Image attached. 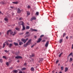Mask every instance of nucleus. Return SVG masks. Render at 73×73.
<instances>
[{
	"label": "nucleus",
	"mask_w": 73,
	"mask_h": 73,
	"mask_svg": "<svg viewBox=\"0 0 73 73\" xmlns=\"http://www.w3.org/2000/svg\"><path fill=\"white\" fill-rule=\"evenodd\" d=\"M19 25H22V26L24 25V23L23 21L20 22L19 23Z\"/></svg>",
	"instance_id": "1"
},
{
	"label": "nucleus",
	"mask_w": 73,
	"mask_h": 73,
	"mask_svg": "<svg viewBox=\"0 0 73 73\" xmlns=\"http://www.w3.org/2000/svg\"><path fill=\"white\" fill-rule=\"evenodd\" d=\"M31 39H29L27 42L26 43L27 44H28V45H29L31 44Z\"/></svg>",
	"instance_id": "2"
},
{
	"label": "nucleus",
	"mask_w": 73,
	"mask_h": 73,
	"mask_svg": "<svg viewBox=\"0 0 73 73\" xmlns=\"http://www.w3.org/2000/svg\"><path fill=\"white\" fill-rule=\"evenodd\" d=\"M17 12L18 13H20L21 11L19 8H18L17 9Z\"/></svg>",
	"instance_id": "3"
},
{
	"label": "nucleus",
	"mask_w": 73,
	"mask_h": 73,
	"mask_svg": "<svg viewBox=\"0 0 73 73\" xmlns=\"http://www.w3.org/2000/svg\"><path fill=\"white\" fill-rule=\"evenodd\" d=\"M49 41H48L46 42L45 44V46L46 47H48V45H49Z\"/></svg>",
	"instance_id": "4"
},
{
	"label": "nucleus",
	"mask_w": 73,
	"mask_h": 73,
	"mask_svg": "<svg viewBox=\"0 0 73 73\" xmlns=\"http://www.w3.org/2000/svg\"><path fill=\"white\" fill-rule=\"evenodd\" d=\"M36 17H32V18H31V21H32L33 20H36Z\"/></svg>",
	"instance_id": "5"
},
{
	"label": "nucleus",
	"mask_w": 73,
	"mask_h": 73,
	"mask_svg": "<svg viewBox=\"0 0 73 73\" xmlns=\"http://www.w3.org/2000/svg\"><path fill=\"white\" fill-rule=\"evenodd\" d=\"M16 58H22V57L20 56H18L15 57Z\"/></svg>",
	"instance_id": "6"
},
{
	"label": "nucleus",
	"mask_w": 73,
	"mask_h": 73,
	"mask_svg": "<svg viewBox=\"0 0 73 73\" xmlns=\"http://www.w3.org/2000/svg\"><path fill=\"white\" fill-rule=\"evenodd\" d=\"M41 41V38H39L38 39V40L37 41V43H38V42H40V41Z\"/></svg>",
	"instance_id": "7"
},
{
	"label": "nucleus",
	"mask_w": 73,
	"mask_h": 73,
	"mask_svg": "<svg viewBox=\"0 0 73 73\" xmlns=\"http://www.w3.org/2000/svg\"><path fill=\"white\" fill-rule=\"evenodd\" d=\"M31 70L32 71V72H33L35 70V68L33 67L31 68Z\"/></svg>",
	"instance_id": "8"
},
{
	"label": "nucleus",
	"mask_w": 73,
	"mask_h": 73,
	"mask_svg": "<svg viewBox=\"0 0 73 73\" xmlns=\"http://www.w3.org/2000/svg\"><path fill=\"white\" fill-rule=\"evenodd\" d=\"M68 68L67 67H66L65 68V70L64 71L65 72H66L67 71H68Z\"/></svg>",
	"instance_id": "9"
},
{
	"label": "nucleus",
	"mask_w": 73,
	"mask_h": 73,
	"mask_svg": "<svg viewBox=\"0 0 73 73\" xmlns=\"http://www.w3.org/2000/svg\"><path fill=\"white\" fill-rule=\"evenodd\" d=\"M35 56V54H32V55H30V58H32V57H34Z\"/></svg>",
	"instance_id": "10"
},
{
	"label": "nucleus",
	"mask_w": 73,
	"mask_h": 73,
	"mask_svg": "<svg viewBox=\"0 0 73 73\" xmlns=\"http://www.w3.org/2000/svg\"><path fill=\"white\" fill-rule=\"evenodd\" d=\"M23 29H22V30L23 31V30H25V26L24 25H23Z\"/></svg>",
	"instance_id": "11"
},
{
	"label": "nucleus",
	"mask_w": 73,
	"mask_h": 73,
	"mask_svg": "<svg viewBox=\"0 0 73 73\" xmlns=\"http://www.w3.org/2000/svg\"><path fill=\"white\" fill-rule=\"evenodd\" d=\"M13 4H17L19 3V2H13Z\"/></svg>",
	"instance_id": "12"
},
{
	"label": "nucleus",
	"mask_w": 73,
	"mask_h": 73,
	"mask_svg": "<svg viewBox=\"0 0 73 73\" xmlns=\"http://www.w3.org/2000/svg\"><path fill=\"white\" fill-rule=\"evenodd\" d=\"M5 42H5L4 43H3V48H4V47H5Z\"/></svg>",
	"instance_id": "13"
},
{
	"label": "nucleus",
	"mask_w": 73,
	"mask_h": 73,
	"mask_svg": "<svg viewBox=\"0 0 73 73\" xmlns=\"http://www.w3.org/2000/svg\"><path fill=\"white\" fill-rule=\"evenodd\" d=\"M11 32V30H8L7 31V35H9V32Z\"/></svg>",
	"instance_id": "14"
},
{
	"label": "nucleus",
	"mask_w": 73,
	"mask_h": 73,
	"mask_svg": "<svg viewBox=\"0 0 73 73\" xmlns=\"http://www.w3.org/2000/svg\"><path fill=\"white\" fill-rule=\"evenodd\" d=\"M13 72H14V73H17V70H14L13 71Z\"/></svg>",
	"instance_id": "15"
},
{
	"label": "nucleus",
	"mask_w": 73,
	"mask_h": 73,
	"mask_svg": "<svg viewBox=\"0 0 73 73\" xmlns=\"http://www.w3.org/2000/svg\"><path fill=\"white\" fill-rule=\"evenodd\" d=\"M12 46V43L10 44H9V48H11V47Z\"/></svg>",
	"instance_id": "16"
},
{
	"label": "nucleus",
	"mask_w": 73,
	"mask_h": 73,
	"mask_svg": "<svg viewBox=\"0 0 73 73\" xmlns=\"http://www.w3.org/2000/svg\"><path fill=\"white\" fill-rule=\"evenodd\" d=\"M23 44V42H19V45H21V44Z\"/></svg>",
	"instance_id": "17"
},
{
	"label": "nucleus",
	"mask_w": 73,
	"mask_h": 73,
	"mask_svg": "<svg viewBox=\"0 0 73 73\" xmlns=\"http://www.w3.org/2000/svg\"><path fill=\"white\" fill-rule=\"evenodd\" d=\"M28 44H27L26 43V44H25L24 45V47H27V46H28Z\"/></svg>",
	"instance_id": "18"
},
{
	"label": "nucleus",
	"mask_w": 73,
	"mask_h": 73,
	"mask_svg": "<svg viewBox=\"0 0 73 73\" xmlns=\"http://www.w3.org/2000/svg\"><path fill=\"white\" fill-rule=\"evenodd\" d=\"M14 44L15 45H16V46H17L18 45V43H16L15 42L14 43Z\"/></svg>",
	"instance_id": "19"
},
{
	"label": "nucleus",
	"mask_w": 73,
	"mask_h": 73,
	"mask_svg": "<svg viewBox=\"0 0 73 73\" xmlns=\"http://www.w3.org/2000/svg\"><path fill=\"white\" fill-rule=\"evenodd\" d=\"M22 70H26V68H23L21 69Z\"/></svg>",
	"instance_id": "20"
},
{
	"label": "nucleus",
	"mask_w": 73,
	"mask_h": 73,
	"mask_svg": "<svg viewBox=\"0 0 73 73\" xmlns=\"http://www.w3.org/2000/svg\"><path fill=\"white\" fill-rule=\"evenodd\" d=\"M62 42V39H60L59 40V43H61Z\"/></svg>",
	"instance_id": "21"
},
{
	"label": "nucleus",
	"mask_w": 73,
	"mask_h": 73,
	"mask_svg": "<svg viewBox=\"0 0 73 73\" xmlns=\"http://www.w3.org/2000/svg\"><path fill=\"white\" fill-rule=\"evenodd\" d=\"M0 62H1V63L3 62V59H0Z\"/></svg>",
	"instance_id": "22"
},
{
	"label": "nucleus",
	"mask_w": 73,
	"mask_h": 73,
	"mask_svg": "<svg viewBox=\"0 0 73 73\" xmlns=\"http://www.w3.org/2000/svg\"><path fill=\"white\" fill-rule=\"evenodd\" d=\"M15 29H16V30L18 31H19V30H20V29H19V28L17 27L15 28Z\"/></svg>",
	"instance_id": "23"
},
{
	"label": "nucleus",
	"mask_w": 73,
	"mask_h": 73,
	"mask_svg": "<svg viewBox=\"0 0 73 73\" xmlns=\"http://www.w3.org/2000/svg\"><path fill=\"white\" fill-rule=\"evenodd\" d=\"M21 41H23V42H24V41H25V40L24 39V38H22L21 39Z\"/></svg>",
	"instance_id": "24"
},
{
	"label": "nucleus",
	"mask_w": 73,
	"mask_h": 73,
	"mask_svg": "<svg viewBox=\"0 0 73 73\" xmlns=\"http://www.w3.org/2000/svg\"><path fill=\"white\" fill-rule=\"evenodd\" d=\"M5 21H8V19L7 18H5Z\"/></svg>",
	"instance_id": "25"
},
{
	"label": "nucleus",
	"mask_w": 73,
	"mask_h": 73,
	"mask_svg": "<svg viewBox=\"0 0 73 73\" xmlns=\"http://www.w3.org/2000/svg\"><path fill=\"white\" fill-rule=\"evenodd\" d=\"M16 32L14 31V34H13L12 35L13 36H15V35H16Z\"/></svg>",
	"instance_id": "26"
},
{
	"label": "nucleus",
	"mask_w": 73,
	"mask_h": 73,
	"mask_svg": "<svg viewBox=\"0 0 73 73\" xmlns=\"http://www.w3.org/2000/svg\"><path fill=\"white\" fill-rule=\"evenodd\" d=\"M62 54H63V53L62 52H61L60 54H59V57H61V55H62Z\"/></svg>",
	"instance_id": "27"
},
{
	"label": "nucleus",
	"mask_w": 73,
	"mask_h": 73,
	"mask_svg": "<svg viewBox=\"0 0 73 73\" xmlns=\"http://www.w3.org/2000/svg\"><path fill=\"white\" fill-rule=\"evenodd\" d=\"M28 40V38H26L25 40V41L24 42V43H25V42H26V41H27V40Z\"/></svg>",
	"instance_id": "28"
},
{
	"label": "nucleus",
	"mask_w": 73,
	"mask_h": 73,
	"mask_svg": "<svg viewBox=\"0 0 73 73\" xmlns=\"http://www.w3.org/2000/svg\"><path fill=\"white\" fill-rule=\"evenodd\" d=\"M65 35H66V33H63V37H64V36H65Z\"/></svg>",
	"instance_id": "29"
},
{
	"label": "nucleus",
	"mask_w": 73,
	"mask_h": 73,
	"mask_svg": "<svg viewBox=\"0 0 73 73\" xmlns=\"http://www.w3.org/2000/svg\"><path fill=\"white\" fill-rule=\"evenodd\" d=\"M27 15H30V12H27Z\"/></svg>",
	"instance_id": "30"
},
{
	"label": "nucleus",
	"mask_w": 73,
	"mask_h": 73,
	"mask_svg": "<svg viewBox=\"0 0 73 73\" xmlns=\"http://www.w3.org/2000/svg\"><path fill=\"white\" fill-rule=\"evenodd\" d=\"M10 35H12V34L13 33V32L11 31H11H10Z\"/></svg>",
	"instance_id": "31"
},
{
	"label": "nucleus",
	"mask_w": 73,
	"mask_h": 73,
	"mask_svg": "<svg viewBox=\"0 0 73 73\" xmlns=\"http://www.w3.org/2000/svg\"><path fill=\"white\" fill-rule=\"evenodd\" d=\"M8 41H9V42H13V40H9Z\"/></svg>",
	"instance_id": "32"
},
{
	"label": "nucleus",
	"mask_w": 73,
	"mask_h": 73,
	"mask_svg": "<svg viewBox=\"0 0 73 73\" xmlns=\"http://www.w3.org/2000/svg\"><path fill=\"white\" fill-rule=\"evenodd\" d=\"M43 60V58H41L40 59V61H42Z\"/></svg>",
	"instance_id": "33"
},
{
	"label": "nucleus",
	"mask_w": 73,
	"mask_h": 73,
	"mask_svg": "<svg viewBox=\"0 0 73 73\" xmlns=\"http://www.w3.org/2000/svg\"><path fill=\"white\" fill-rule=\"evenodd\" d=\"M70 61H72L73 60V58H70Z\"/></svg>",
	"instance_id": "34"
},
{
	"label": "nucleus",
	"mask_w": 73,
	"mask_h": 73,
	"mask_svg": "<svg viewBox=\"0 0 73 73\" xmlns=\"http://www.w3.org/2000/svg\"><path fill=\"white\" fill-rule=\"evenodd\" d=\"M72 54H73V53L72 52H71L69 54L68 56H71V55H72Z\"/></svg>",
	"instance_id": "35"
},
{
	"label": "nucleus",
	"mask_w": 73,
	"mask_h": 73,
	"mask_svg": "<svg viewBox=\"0 0 73 73\" xmlns=\"http://www.w3.org/2000/svg\"><path fill=\"white\" fill-rule=\"evenodd\" d=\"M61 69L62 70H63V69H64V66L61 67Z\"/></svg>",
	"instance_id": "36"
},
{
	"label": "nucleus",
	"mask_w": 73,
	"mask_h": 73,
	"mask_svg": "<svg viewBox=\"0 0 73 73\" xmlns=\"http://www.w3.org/2000/svg\"><path fill=\"white\" fill-rule=\"evenodd\" d=\"M5 44H7V45H9V43L8 42H5Z\"/></svg>",
	"instance_id": "37"
},
{
	"label": "nucleus",
	"mask_w": 73,
	"mask_h": 73,
	"mask_svg": "<svg viewBox=\"0 0 73 73\" xmlns=\"http://www.w3.org/2000/svg\"><path fill=\"white\" fill-rule=\"evenodd\" d=\"M26 29H29V26H27L26 27Z\"/></svg>",
	"instance_id": "38"
},
{
	"label": "nucleus",
	"mask_w": 73,
	"mask_h": 73,
	"mask_svg": "<svg viewBox=\"0 0 73 73\" xmlns=\"http://www.w3.org/2000/svg\"><path fill=\"white\" fill-rule=\"evenodd\" d=\"M6 64L7 66H8L9 65V63L8 62H7Z\"/></svg>",
	"instance_id": "39"
},
{
	"label": "nucleus",
	"mask_w": 73,
	"mask_h": 73,
	"mask_svg": "<svg viewBox=\"0 0 73 73\" xmlns=\"http://www.w3.org/2000/svg\"><path fill=\"white\" fill-rule=\"evenodd\" d=\"M3 58H5V59H7V58H6V56H3Z\"/></svg>",
	"instance_id": "40"
},
{
	"label": "nucleus",
	"mask_w": 73,
	"mask_h": 73,
	"mask_svg": "<svg viewBox=\"0 0 73 73\" xmlns=\"http://www.w3.org/2000/svg\"><path fill=\"white\" fill-rule=\"evenodd\" d=\"M33 31H35V32H37V30L35 29H33Z\"/></svg>",
	"instance_id": "41"
},
{
	"label": "nucleus",
	"mask_w": 73,
	"mask_h": 73,
	"mask_svg": "<svg viewBox=\"0 0 73 73\" xmlns=\"http://www.w3.org/2000/svg\"><path fill=\"white\" fill-rule=\"evenodd\" d=\"M39 13L38 12H37L36 13V15H38Z\"/></svg>",
	"instance_id": "42"
},
{
	"label": "nucleus",
	"mask_w": 73,
	"mask_h": 73,
	"mask_svg": "<svg viewBox=\"0 0 73 73\" xmlns=\"http://www.w3.org/2000/svg\"><path fill=\"white\" fill-rule=\"evenodd\" d=\"M4 51L6 53H8V51L7 50H5Z\"/></svg>",
	"instance_id": "43"
},
{
	"label": "nucleus",
	"mask_w": 73,
	"mask_h": 73,
	"mask_svg": "<svg viewBox=\"0 0 73 73\" xmlns=\"http://www.w3.org/2000/svg\"><path fill=\"white\" fill-rule=\"evenodd\" d=\"M27 8H31V6H30L29 5L27 6Z\"/></svg>",
	"instance_id": "44"
},
{
	"label": "nucleus",
	"mask_w": 73,
	"mask_h": 73,
	"mask_svg": "<svg viewBox=\"0 0 73 73\" xmlns=\"http://www.w3.org/2000/svg\"><path fill=\"white\" fill-rule=\"evenodd\" d=\"M23 20V18H21L19 19V20Z\"/></svg>",
	"instance_id": "45"
},
{
	"label": "nucleus",
	"mask_w": 73,
	"mask_h": 73,
	"mask_svg": "<svg viewBox=\"0 0 73 73\" xmlns=\"http://www.w3.org/2000/svg\"><path fill=\"white\" fill-rule=\"evenodd\" d=\"M58 62H59V61H58V60H57V61H56V64H57V63H58Z\"/></svg>",
	"instance_id": "46"
},
{
	"label": "nucleus",
	"mask_w": 73,
	"mask_h": 73,
	"mask_svg": "<svg viewBox=\"0 0 73 73\" xmlns=\"http://www.w3.org/2000/svg\"><path fill=\"white\" fill-rule=\"evenodd\" d=\"M44 35H42L40 36V37H43L44 36Z\"/></svg>",
	"instance_id": "47"
},
{
	"label": "nucleus",
	"mask_w": 73,
	"mask_h": 73,
	"mask_svg": "<svg viewBox=\"0 0 73 73\" xmlns=\"http://www.w3.org/2000/svg\"><path fill=\"white\" fill-rule=\"evenodd\" d=\"M45 41H46V40H43L42 41V42H45Z\"/></svg>",
	"instance_id": "48"
},
{
	"label": "nucleus",
	"mask_w": 73,
	"mask_h": 73,
	"mask_svg": "<svg viewBox=\"0 0 73 73\" xmlns=\"http://www.w3.org/2000/svg\"><path fill=\"white\" fill-rule=\"evenodd\" d=\"M35 46V44H33L32 46H31V48H33V46Z\"/></svg>",
	"instance_id": "49"
},
{
	"label": "nucleus",
	"mask_w": 73,
	"mask_h": 73,
	"mask_svg": "<svg viewBox=\"0 0 73 73\" xmlns=\"http://www.w3.org/2000/svg\"><path fill=\"white\" fill-rule=\"evenodd\" d=\"M28 33H29L28 32H27L26 33V34H28Z\"/></svg>",
	"instance_id": "50"
},
{
	"label": "nucleus",
	"mask_w": 73,
	"mask_h": 73,
	"mask_svg": "<svg viewBox=\"0 0 73 73\" xmlns=\"http://www.w3.org/2000/svg\"><path fill=\"white\" fill-rule=\"evenodd\" d=\"M66 39H68V36H67L66 37Z\"/></svg>",
	"instance_id": "51"
},
{
	"label": "nucleus",
	"mask_w": 73,
	"mask_h": 73,
	"mask_svg": "<svg viewBox=\"0 0 73 73\" xmlns=\"http://www.w3.org/2000/svg\"><path fill=\"white\" fill-rule=\"evenodd\" d=\"M31 30V31H33V29L32 28H31L30 29Z\"/></svg>",
	"instance_id": "52"
},
{
	"label": "nucleus",
	"mask_w": 73,
	"mask_h": 73,
	"mask_svg": "<svg viewBox=\"0 0 73 73\" xmlns=\"http://www.w3.org/2000/svg\"><path fill=\"white\" fill-rule=\"evenodd\" d=\"M72 49H73V44H72Z\"/></svg>",
	"instance_id": "53"
},
{
	"label": "nucleus",
	"mask_w": 73,
	"mask_h": 73,
	"mask_svg": "<svg viewBox=\"0 0 73 73\" xmlns=\"http://www.w3.org/2000/svg\"><path fill=\"white\" fill-rule=\"evenodd\" d=\"M27 65V64H26V63H25L24 64V65Z\"/></svg>",
	"instance_id": "54"
},
{
	"label": "nucleus",
	"mask_w": 73,
	"mask_h": 73,
	"mask_svg": "<svg viewBox=\"0 0 73 73\" xmlns=\"http://www.w3.org/2000/svg\"><path fill=\"white\" fill-rule=\"evenodd\" d=\"M52 73H54V71H52Z\"/></svg>",
	"instance_id": "55"
},
{
	"label": "nucleus",
	"mask_w": 73,
	"mask_h": 73,
	"mask_svg": "<svg viewBox=\"0 0 73 73\" xmlns=\"http://www.w3.org/2000/svg\"><path fill=\"white\" fill-rule=\"evenodd\" d=\"M2 4H4V3L3 2H2Z\"/></svg>",
	"instance_id": "56"
},
{
	"label": "nucleus",
	"mask_w": 73,
	"mask_h": 73,
	"mask_svg": "<svg viewBox=\"0 0 73 73\" xmlns=\"http://www.w3.org/2000/svg\"><path fill=\"white\" fill-rule=\"evenodd\" d=\"M11 8H13V7H11Z\"/></svg>",
	"instance_id": "57"
},
{
	"label": "nucleus",
	"mask_w": 73,
	"mask_h": 73,
	"mask_svg": "<svg viewBox=\"0 0 73 73\" xmlns=\"http://www.w3.org/2000/svg\"><path fill=\"white\" fill-rule=\"evenodd\" d=\"M17 62H19V60H18V61H17Z\"/></svg>",
	"instance_id": "58"
},
{
	"label": "nucleus",
	"mask_w": 73,
	"mask_h": 73,
	"mask_svg": "<svg viewBox=\"0 0 73 73\" xmlns=\"http://www.w3.org/2000/svg\"><path fill=\"white\" fill-rule=\"evenodd\" d=\"M36 37H37V36H35V38H36Z\"/></svg>",
	"instance_id": "59"
},
{
	"label": "nucleus",
	"mask_w": 73,
	"mask_h": 73,
	"mask_svg": "<svg viewBox=\"0 0 73 73\" xmlns=\"http://www.w3.org/2000/svg\"><path fill=\"white\" fill-rule=\"evenodd\" d=\"M22 34H23V33H21L20 35H22Z\"/></svg>",
	"instance_id": "60"
},
{
	"label": "nucleus",
	"mask_w": 73,
	"mask_h": 73,
	"mask_svg": "<svg viewBox=\"0 0 73 73\" xmlns=\"http://www.w3.org/2000/svg\"><path fill=\"white\" fill-rule=\"evenodd\" d=\"M70 38H72V36H70Z\"/></svg>",
	"instance_id": "61"
},
{
	"label": "nucleus",
	"mask_w": 73,
	"mask_h": 73,
	"mask_svg": "<svg viewBox=\"0 0 73 73\" xmlns=\"http://www.w3.org/2000/svg\"><path fill=\"white\" fill-rule=\"evenodd\" d=\"M1 35V33H0V35Z\"/></svg>",
	"instance_id": "62"
},
{
	"label": "nucleus",
	"mask_w": 73,
	"mask_h": 73,
	"mask_svg": "<svg viewBox=\"0 0 73 73\" xmlns=\"http://www.w3.org/2000/svg\"><path fill=\"white\" fill-rule=\"evenodd\" d=\"M60 65V64H59L58 65V66H59V65Z\"/></svg>",
	"instance_id": "63"
},
{
	"label": "nucleus",
	"mask_w": 73,
	"mask_h": 73,
	"mask_svg": "<svg viewBox=\"0 0 73 73\" xmlns=\"http://www.w3.org/2000/svg\"><path fill=\"white\" fill-rule=\"evenodd\" d=\"M72 66H73V64H72Z\"/></svg>",
	"instance_id": "64"
}]
</instances>
